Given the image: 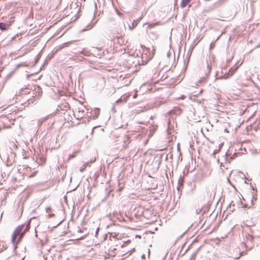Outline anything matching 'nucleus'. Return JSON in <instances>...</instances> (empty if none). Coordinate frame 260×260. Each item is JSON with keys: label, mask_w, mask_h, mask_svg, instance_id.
<instances>
[{"label": "nucleus", "mask_w": 260, "mask_h": 260, "mask_svg": "<svg viewBox=\"0 0 260 260\" xmlns=\"http://www.w3.org/2000/svg\"><path fill=\"white\" fill-rule=\"evenodd\" d=\"M131 243V241L128 240L124 241L120 247L114 249L116 251V255L118 258L124 259L135 252V246L132 245Z\"/></svg>", "instance_id": "f257e3e1"}, {"label": "nucleus", "mask_w": 260, "mask_h": 260, "mask_svg": "<svg viewBox=\"0 0 260 260\" xmlns=\"http://www.w3.org/2000/svg\"><path fill=\"white\" fill-rule=\"evenodd\" d=\"M25 225L24 224L18 226L12 235V241L13 243L15 245V247H17L18 244L21 242L26 229H24Z\"/></svg>", "instance_id": "f03ea898"}, {"label": "nucleus", "mask_w": 260, "mask_h": 260, "mask_svg": "<svg viewBox=\"0 0 260 260\" xmlns=\"http://www.w3.org/2000/svg\"><path fill=\"white\" fill-rule=\"evenodd\" d=\"M124 238V234L117 232H112L111 233H110V239L111 241L122 240Z\"/></svg>", "instance_id": "7ed1b4c3"}, {"label": "nucleus", "mask_w": 260, "mask_h": 260, "mask_svg": "<svg viewBox=\"0 0 260 260\" xmlns=\"http://www.w3.org/2000/svg\"><path fill=\"white\" fill-rule=\"evenodd\" d=\"M237 69H238L237 67H233L231 68L229 70L228 73H225L223 75V78L224 79H228V78L232 77L235 74V73L237 71Z\"/></svg>", "instance_id": "20e7f679"}, {"label": "nucleus", "mask_w": 260, "mask_h": 260, "mask_svg": "<svg viewBox=\"0 0 260 260\" xmlns=\"http://www.w3.org/2000/svg\"><path fill=\"white\" fill-rule=\"evenodd\" d=\"M10 24L8 25L6 23L1 22L0 23V29L2 30H5L7 29Z\"/></svg>", "instance_id": "39448f33"}, {"label": "nucleus", "mask_w": 260, "mask_h": 260, "mask_svg": "<svg viewBox=\"0 0 260 260\" xmlns=\"http://www.w3.org/2000/svg\"><path fill=\"white\" fill-rule=\"evenodd\" d=\"M138 20H134L133 23H132V25L129 26L130 29H134L138 24Z\"/></svg>", "instance_id": "423d86ee"}, {"label": "nucleus", "mask_w": 260, "mask_h": 260, "mask_svg": "<svg viewBox=\"0 0 260 260\" xmlns=\"http://www.w3.org/2000/svg\"><path fill=\"white\" fill-rule=\"evenodd\" d=\"M78 153V152L77 151H76V152H73L72 154H71L70 155H69V158H68V160H70L71 159L75 157L77 154Z\"/></svg>", "instance_id": "0eeeda50"}, {"label": "nucleus", "mask_w": 260, "mask_h": 260, "mask_svg": "<svg viewBox=\"0 0 260 260\" xmlns=\"http://www.w3.org/2000/svg\"><path fill=\"white\" fill-rule=\"evenodd\" d=\"M87 164H84L80 169L81 172H83L86 168Z\"/></svg>", "instance_id": "6e6552de"}, {"label": "nucleus", "mask_w": 260, "mask_h": 260, "mask_svg": "<svg viewBox=\"0 0 260 260\" xmlns=\"http://www.w3.org/2000/svg\"><path fill=\"white\" fill-rule=\"evenodd\" d=\"M37 172H35L34 173H32L29 176V178H31L32 177H34L36 174Z\"/></svg>", "instance_id": "1a4fd4ad"}, {"label": "nucleus", "mask_w": 260, "mask_h": 260, "mask_svg": "<svg viewBox=\"0 0 260 260\" xmlns=\"http://www.w3.org/2000/svg\"><path fill=\"white\" fill-rule=\"evenodd\" d=\"M121 102H122V100L120 99L116 101V103L119 104V103H121Z\"/></svg>", "instance_id": "9d476101"}, {"label": "nucleus", "mask_w": 260, "mask_h": 260, "mask_svg": "<svg viewBox=\"0 0 260 260\" xmlns=\"http://www.w3.org/2000/svg\"><path fill=\"white\" fill-rule=\"evenodd\" d=\"M213 47H214V46H211V48H213Z\"/></svg>", "instance_id": "9b49d317"}, {"label": "nucleus", "mask_w": 260, "mask_h": 260, "mask_svg": "<svg viewBox=\"0 0 260 260\" xmlns=\"http://www.w3.org/2000/svg\"><path fill=\"white\" fill-rule=\"evenodd\" d=\"M228 106H232V104H230Z\"/></svg>", "instance_id": "f8f14e48"}]
</instances>
